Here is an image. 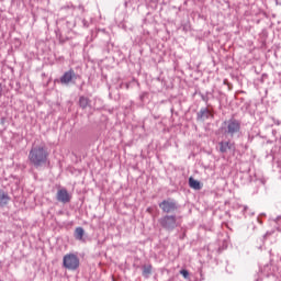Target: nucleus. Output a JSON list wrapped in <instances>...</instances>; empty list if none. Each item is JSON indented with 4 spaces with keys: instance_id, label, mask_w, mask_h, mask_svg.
I'll return each mask as SVG.
<instances>
[{
    "instance_id": "nucleus-4",
    "label": "nucleus",
    "mask_w": 281,
    "mask_h": 281,
    "mask_svg": "<svg viewBox=\"0 0 281 281\" xmlns=\"http://www.w3.org/2000/svg\"><path fill=\"white\" fill-rule=\"evenodd\" d=\"M63 267L68 271H76L80 267V258L76 254H67L63 258Z\"/></svg>"
},
{
    "instance_id": "nucleus-14",
    "label": "nucleus",
    "mask_w": 281,
    "mask_h": 281,
    "mask_svg": "<svg viewBox=\"0 0 281 281\" xmlns=\"http://www.w3.org/2000/svg\"><path fill=\"white\" fill-rule=\"evenodd\" d=\"M150 273H153V266H144L143 276H150Z\"/></svg>"
},
{
    "instance_id": "nucleus-13",
    "label": "nucleus",
    "mask_w": 281,
    "mask_h": 281,
    "mask_svg": "<svg viewBox=\"0 0 281 281\" xmlns=\"http://www.w3.org/2000/svg\"><path fill=\"white\" fill-rule=\"evenodd\" d=\"M189 186H190V188H192L193 190H201V182H199V181L195 180L194 178H190V179H189Z\"/></svg>"
},
{
    "instance_id": "nucleus-5",
    "label": "nucleus",
    "mask_w": 281,
    "mask_h": 281,
    "mask_svg": "<svg viewBox=\"0 0 281 281\" xmlns=\"http://www.w3.org/2000/svg\"><path fill=\"white\" fill-rule=\"evenodd\" d=\"M158 205L165 214H173V212L179 210V203H177L176 200L171 198L162 200Z\"/></svg>"
},
{
    "instance_id": "nucleus-3",
    "label": "nucleus",
    "mask_w": 281,
    "mask_h": 281,
    "mask_svg": "<svg viewBox=\"0 0 281 281\" xmlns=\"http://www.w3.org/2000/svg\"><path fill=\"white\" fill-rule=\"evenodd\" d=\"M222 131L224 135H228L229 137L238 135L240 133V121L234 117L225 121L222 125Z\"/></svg>"
},
{
    "instance_id": "nucleus-9",
    "label": "nucleus",
    "mask_w": 281,
    "mask_h": 281,
    "mask_svg": "<svg viewBox=\"0 0 281 281\" xmlns=\"http://www.w3.org/2000/svg\"><path fill=\"white\" fill-rule=\"evenodd\" d=\"M210 117H214V114H212V111L207 108H202L196 114V120L200 122H205V120H210Z\"/></svg>"
},
{
    "instance_id": "nucleus-7",
    "label": "nucleus",
    "mask_w": 281,
    "mask_h": 281,
    "mask_svg": "<svg viewBox=\"0 0 281 281\" xmlns=\"http://www.w3.org/2000/svg\"><path fill=\"white\" fill-rule=\"evenodd\" d=\"M220 146V153L225 155L227 150H233V153L236 151V144L232 143V140H222L218 143Z\"/></svg>"
},
{
    "instance_id": "nucleus-12",
    "label": "nucleus",
    "mask_w": 281,
    "mask_h": 281,
    "mask_svg": "<svg viewBox=\"0 0 281 281\" xmlns=\"http://www.w3.org/2000/svg\"><path fill=\"white\" fill-rule=\"evenodd\" d=\"M89 104H91V100H89V98H87V97H80L79 98L80 109H87V106H89Z\"/></svg>"
},
{
    "instance_id": "nucleus-11",
    "label": "nucleus",
    "mask_w": 281,
    "mask_h": 281,
    "mask_svg": "<svg viewBox=\"0 0 281 281\" xmlns=\"http://www.w3.org/2000/svg\"><path fill=\"white\" fill-rule=\"evenodd\" d=\"M74 237L76 240H85V228L77 227L74 233Z\"/></svg>"
},
{
    "instance_id": "nucleus-15",
    "label": "nucleus",
    "mask_w": 281,
    "mask_h": 281,
    "mask_svg": "<svg viewBox=\"0 0 281 281\" xmlns=\"http://www.w3.org/2000/svg\"><path fill=\"white\" fill-rule=\"evenodd\" d=\"M180 274L188 280L190 278V272L186 269L180 270Z\"/></svg>"
},
{
    "instance_id": "nucleus-10",
    "label": "nucleus",
    "mask_w": 281,
    "mask_h": 281,
    "mask_svg": "<svg viewBox=\"0 0 281 281\" xmlns=\"http://www.w3.org/2000/svg\"><path fill=\"white\" fill-rule=\"evenodd\" d=\"M10 203V195L8 192L0 190V207H5Z\"/></svg>"
},
{
    "instance_id": "nucleus-16",
    "label": "nucleus",
    "mask_w": 281,
    "mask_h": 281,
    "mask_svg": "<svg viewBox=\"0 0 281 281\" xmlns=\"http://www.w3.org/2000/svg\"><path fill=\"white\" fill-rule=\"evenodd\" d=\"M247 210H249V206H244L243 213L246 214Z\"/></svg>"
},
{
    "instance_id": "nucleus-2",
    "label": "nucleus",
    "mask_w": 281,
    "mask_h": 281,
    "mask_svg": "<svg viewBox=\"0 0 281 281\" xmlns=\"http://www.w3.org/2000/svg\"><path fill=\"white\" fill-rule=\"evenodd\" d=\"M158 223L162 227V229H166V232H175L177 227H181L179 216L175 214H166L165 216L158 220Z\"/></svg>"
},
{
    "instance_id": "nucleus-6",
    "label": "nucleus",
    "mask_w": 281,
    "mask_h": 281,
    "mask_svg": "<svg viewBox=\"0 0 281 281\" xmlns=\"http://www.w3.org/2000/svg\"><path fill=\"white\" fill-rule=\"evenodd\" d=\"M80 78V75L76 74L74 69H69L60 77L59 82L61 85H75L76 81Z\"/></svg>"
},
{
    "instance_id": "nucleus-8",
    "label": "nucleus",
    "mask_w": 281,
    "mask_h": 281,
    "mask_svg": "<svg viewBox=\"0 0 281 281\" xmlns=\"http://www.w3.org/2000/svg\"><path fill=\"white\" fill-rule=\"evenodd\" d=\"M56 200L59 201V203H69L71 201V195L67 189H59L56 194Z\"/></svg>"
},
{
    "instance_id": "nucleus-1",
    "label": "nucleus",
    "mask_w": 281,
    "mask_h": 281,
    "mask_svg": "<svg viewBox=\"0 0 281 281\" xmlns=\"http://www.w3.org/2000/svg\"><path fill=\"white\" fill-rule=\"evenodd\" d=\"M49 153L45 146L32 147L29 153V161L34 168H43L47 164Z\"/></svg>"
}]
</instances>
